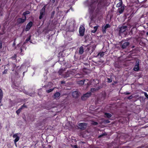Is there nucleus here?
Returning a JSON list of instances; mask_svg holds the SVG:
<instances>
[{"instance_id":"nucleus-1","label":"nucleus","mask_w":148,"mask_h":148,"mask_svg":"<svg viewBox=\"0 0 148 148\" xmlns=\"http://www.w3.org/2000/svg\"><path fill=\"white\" fill-rule=\"evenodd\" d=\"M109 4L108 3L106 0L103 1H101L97 5V8L98 10H100L104 7L107 6L109 5Z\"/></svg>"},{"instance_id":"nucleus-2","label":"nucleus","mask_w":148,"mask_h":148,"mask_svg":"<svg viewBox=\"0 0 148 148\" xmlns=\"http://www.w3.org/2000/svg\"><path fill=\"white\" fill-rule=\"evenodd\" d=\"M18 133H16L13 136V137L15 138L14 141L16 146V143L19 140L20 138L18 136Z\"/></svg>"},{"instance_id":"nucleus-3","label":"nucleus","mask_w":148,"mask_h":148,"mask_svg":"<svg viewBox=\"0 0 148 148\" xmlns=\"http://www.w3.org/2000/svg\"><path fill=\"white\" fill-rule=\"evenodd\" d=\"M45 6H44L42 9L41 10L40 12V15L39 16V18L40 19H41L43 17V16L45 14Z\"/></svg>"},{"instance_id":"nucleus-4","label":"nucleus","mask_w":148,"mask_h":148,"mask_svg":"<svg viewBox=\"0 0 148 148\" xmlns=\"http://www.w3.org/2000/svg\"><path fill=\"white\" fill-rule=\"evenodd\" d=\"M85 31V28L83 26H80L79 28V33L81 36H83L84 35Z\"/></svg>"},{"instance_id":"nucleus-5","label":"nucleus","mask_w":148,"mask_h":148,"mask_svg":"<svg viewBox=\"0 0 148 148\" xmlns=\"http://www.w3.org/2000/svg\"><path fill=\"white\" fill-rule=\"evenodd\" d=\"M91 95V92H88L84 95L81 97L82 99L84 100L86 99L88 97H89Z\"/></svg>"},{"instance_id":"nucleus-6","label":"nucleus","mask_w":148,"mask_h":148,"mask_svg":"<svg viewBox=\"0 0 148 148\" xmlns=\"http://www.w3.org/2000/svg\"><path fill=\"white\" fill-rule=\"evenodd\" d=\"M139 60H137L136 62V64L134 68V70L136 71H138L139 70Z\"/></svg>"},{"instance_id":"nucleus-7","label":"nucleus","mask_w":148,"mask_h":148,"mask_svg":"<svg viewBox=\"0 0 148 148\" xmlns=\"http://www.w3.org/2000/svg\"><path fill=\"white\" fill-rule=\"evenodd\" d=\"M26 16L23 17V18H18L17 19V22L19 23H24L26 20Z\"/></svg>"},{"instance_id":"nucleus-8","label":"nucleus","mask_w":148,"mask_h":148,"mask_svg":"<svg viewBox=\"0 0 148 148\" xmlns=\"http://www.w3.org/2000/svg\"><path fill=\"white\" fill-rule=\"evenodd\" d=\"M33 24V23L30 21L26 25V28L25 29V31H27L30 29Z\"/></svg>"},{"instance_id":"nucleus-9","label":"nucleus","mask_w":148,"mask_h":148,"mask_svg":"<svg viewBox=\"0 0 148 148\" xmlns=\"http://www.w3.org/2000/svg\"><path fill=\"white\" fill-rule=\"evenodd\" d=\"M79 128L81 129H83L86 128V125L84 123H80L78 125Z\"/></svg>"},{"instance_id":"nucleus-10","label":"nucleus","mask_w":148,"mask_h":148,"mask_svg":"<svg viewBox=\"0 0 148 148\" xmlns=\"http://www.w3.org/2000/svg\"><path fill=\"white\" fill-rule=\"evenodd\" d=\"M127 27L125 26H124L121 27L119 31L120 34H121V33L125 32L126 29Z\"/></svg>"},{"instance_id":"nucleus-11","label":"nucleus","mask_w":148,"mask_h":148,"mask_svg":"<svg viewBox=\"0 0 148 148\" xmlns=\"http://www.w3.org/2000/svg\"><path fill=\"white\" fill-rule=\"evenodd\" d=\"M124 10V7L123 6H121L120 8H119L118 10V11L120 14H121L123 12Z\"/></svg>"},{"instance_id":"nucleus-12","label":"nucleus","mask_w":148,"mask_h":148,"mask_svg":"<svg viewBox=\"0 0 148 148\" xmlns=\"http://www.w3.org/2000/svg\"><path fill=\"white\" fill-rule=\"evenodd\" d=\"M72 95L74 97H77L79 95V93L76 91L73 92L72 93Z\"/></svg>"},{"instance_id":"nucleus-13","label":"nucleus","mask_w":148,"mask_h":148,"mask_svg":"<svg viewBox=\"0 0 148 148\" xmlns=\"http://www.w3.org/2000/svg\"><path fill=\"white\" fill-rule=\"evenodd\" d=\"M129 43L128 42H125L123 44L122 46V48L123 49L125 48L129 45Z\"/></svg>"},{"instance_id":"nucleus-14","label":"nucleus","mask_w":148,"mask_h":148,"mask_svg":"<svg viewBox=\"0 0 148 148\" xmlns=\"http://www.w3.org/2000/svg\"><path fill=\"white\" fill-rule=\"evenodd\" d=\"M120 2L118 3L116 5V7H121L123 3V2L122 0H119Z\"/></svg>"},{"instance_id":"nucleus-15","label":"nucleus","mask_w":148,"mask_h":148,"mask_svg":"<svg viewBox=\"0 0 148 148\" xmlns=\"http://www.w3.org/2000/svg\"><path fill=\"white\" fill-rule=\"evenodd\" d=\"M99 27V26L97 25L96 26H95L94 27L93 29H92L91 31V32L93 33H95L97 31L98 27Z\"/></svg>"},{"instance_id":"nucleus-16","label":"nucleus","mask_w":148,"mask_h":148,"mask_svg":"<svg viewBox=\"0 0 148 148\" xmlns=\"http://www.w3.org/2000/svg\"><path fill=\"white\" fill-rule=\"evenodd\" d=\"M84 52V49L82 47H81L79 48V53L80 54H82Z\"/></svg>"},{"instance_id":"nucleus-17","label":"nucleus","mask_w":148,"mask_h":148,"mask_svg":"<svg viewBox=\"0 0 148 148\" xmlns=\"http://www.w3.org/2000/svg\"><path fill=\"white\" fill-rule=\"evenodd\" d=\"M25 106L24 105H23L18 110L16 111V112L17 113V114H19L20 112L21 111V110L24 107H25Z\"/></svg>"},{"instance_id":"nucleus-18","label":"nucleus","mask_w":148,"mask_h":148,"mask_svg":"<svg viewBox=\"0 0 148 148\" xmlns=\"http://www.w3.org/2000/svg\"><path fill=\"white\" fill-rule=\"evenodd\" d=\"M86 81V80H82L78 81V83L80 85H83L84 84V81Z\"/></svg>"},{"instance_id":"nucleus-19","label":"nucleus","mask_w":148,"mask_h":148,"mask_svg":"<svg viewBox=\"0 0 148 148\" xmlns=\"http://www.w3.org/2000/svg\"><path fill=\"white\" fill-rule=\"evenodd\" d=\"M60 95V94L59 92H56L54 95L55 98H56L58 97Z\"/></svg>"},{"instance_id":"nucleus-20","label":"nucleus","mask_w":148,"mask_h":148,"mask_svg":"<svg viewBox=\"0 0 148 148\" xmlns=\"http://www.w3.org/2000/svg\"><path fill=\"white\" fill-rule=\"evenodd\" d=\"M105 115L107 118H110L112 116L111 114L110 113H106Z\"/></svg>"},{"instance_id":"nucleus-21","label":"nucleus","mask_w":148,"mask_h":148,"mask_svg":"<svg viewBox=\"0 0 148 148\" xmlns=\"http://www.w3.org/2000/svg\"><path fill=\"white\" fill-rule=\"evenodd\" d=\"M30 13V12L29 11H26L24 12L23 13V15L24 16H25L27 14H29Z\"/></svg>"},{"instance_id":"nucleus-22","label":"nucleus","mask_w":148,"mask_h":148,"mask_svg":"<svg viewBox=\"0 0 148 148\" xmlns=\"http://www.w3.org/2000/svg\"><path fill=\"white\" fill-rule=\"evenodd\" d=\"M106 28H107L106 27H105V26H103L102 27V31L103 32H105Z\"/></svg>"},{"instance_id":"nucleus-23","label":"nucleus","mask_w":148,"mask_h":148,"mask_svg":"<svg viewBox=\"0 0 148 148\" xmlns=\"http://www.w3.org/2000/svg\"><path fill=\"white\" fill-rule=\"evenodd\" d=\"M53 90V89H50L49 90H47V92H48V93L50 92H51V91H52Z\"/></svg>"},{"instance_id":"nucleus-24","label":"nucleus","mask_w":148,"mask_h":148,"mask_svg":"<svg viewBox=\"0 0 148 148\" xmlns=\"http://www.w3.org/2000/svg\"><path fill=\"white\" fill-rule=\"evenodd\" d=\"M104 53H105L103 52H101L100 53V56H101V57L103 56L104 55Z\"/></svg>"},{"instance_id":"nucleus-25","label":"nucleus","mask_w":148,"mask_h":148,"mask_svg":"<svg viewBox=\"0 0 148 148\" xmlns=\"http://www.w3.org/2000/svg\"><path fill=\"white\" fill-rule=\"evenodd\" d=\"M30 38H31L30 36L28 38H27V39L26 40V41L27 42L29 41L30 40Z\"/></svg>"},{"instance_id":"nucleus-26","label":"nucleus","mask_w":148,"mask_h":148,"mask_svg":"<svg viewBox=\"0 0 148 148\" xmlns=\"http://www.w3.org/2000/svg\"><path fill=\"white\" fill-rule=\"evenodd\" d=\"M145 96L148 99V95L146 92H144V93Z\"/></svg>"},{"instance_id":"nucleus-27","label":"nucleus","mask_w":148,"mask_h":148,"mask_svg":"<svg viewBox=\"0 0 148 148\" xmlns=\"http://www.w3.org/2000/svg\"><path fill=\"white\" fill-rule=\"evenodd\" d=\"M7 70H5L3 72V74H6L7 73Z\"/></svg>"},{"instance_id":"nucleus-28","label":"nucleus","mask_w":148,"mask_h":148,"mask_svg":"<svg viewBox=\"0 0 148 148\" xmlns=\"http://www.w3.org/2000/svg\"><path fill=\"white\" fill-rule=\"evenodd\" d=\"M105 27L106 28L110 27V25L109 24H106L105 26Z\"/></svg>"},{"instance_id":"nucleus-29","label":"nucleus","mask_w":148,"mask_h":148,"mask_svg":"<svg viewBox=\"0 0 148 148\" xmlns=\"http://www.w3.org/2000/svg\"><path fill=\"white\" fill-rule=\"evenodd\" d=\"M108 82H112V80L109 78H108Z\"/></svg>"},{"instance_id":"nucleus-30","label":"nucleus","mask_w":148,"mask_h":148,"mask_svg":"<svg viewBox=\"0 0 148 148\" xmlns=\"http://www.w3.org/2000/svg\"><path fill=\"white\" fill-rule=\"evenodd\" d=\"M2 43L1 42H0V49H1V48H2Z\"/></svg>"},{"instance_id":"nucleus-31","label":"nucleus","mask_w":148,"mask_h":148,"mask_svg":"<svg viewBox=\"0 0 148 148\" xmlns=\"http://www.w3.org/2000/svg\"><path fill=\"white\" fill-rule=\"evenodd\" d=\"M74 148H77V145H74L73 146Z\"/></svg>"},{"instance_id":"nucleus-32","label":"nucleus","mask_w":148,"mask_h":148,"mask_svg":"<svg viewBox=\"0 0 148 148\" xmlns=\"http://www.w3.org/2000/svg\"><path fill=\"white\" fill-rule=\"evenodd\" d=\"M95 88H92L91 89V91H95Z\"/></svg>"},{"instance_id":"nucleus-33","label":"nucleus","mask_w":148,"mask_h":148,"mask_svg":"<svg viewBox=\"0 0 148 148\" xmlns=\"http://www.w3.org/2000/svg\"><path fill=\"white\" fill-rule=\"evenodd\" d=\"M16 44L15 42V40H14V42H13V46H14Z\"/></svg>"},{"instance_id":"nucleus-34","label":"nucleus","mask_w":148,"mask_h":148,"mask_svg":"<svg viewBox=\"0 0 148 148\" xmlns=\"http://www.w3.org/2000/svg\"><path fill=\"white\" fill-rule=\"evenodd\" d=\"M21 45V43H19V44L18 45V47H20V46Z\"/></svg>"},{"instance_id":"nucleus-35","label":"nucleus","mask_w":148,"mask_h":148,"mask_svg":"<svg viewBox=\"0 0 148 148\" xmlns=\"http://www.w3.org/2000/svg\"><path fill=\"white\" fill-rule=\"evenodd\" d=\"M97 124V122H95L93 124L94 125H96Z\"/></svg>"},{"instance_id":"nucleus-36","label":"nucleus","mask_w":148,"mask_h":148,"mask_svg":"<svg viewBox=\"0 0 148 148\" xmlns=\"http://www.w3.org/2000/svg\"><path fill=\"white\" fill-rule=\"evenodd\" d=\"M20 50H21V52L22 51V49L21 47L20 48Z\"/></svg>"},{"instance_id":"nucleus-37","label":"nucleus","mask_w":148,"mask_h":148,"mask_svg":"<svg viewBox=\"0 0 148 148\" xmlns=\"http://www.w3.org/2000/svg\"><path fill=\"white\" fill-rule=\"evenodd\" d=\"M61 83H62H62H64V81H62V82H61Z\"/></svg>"},{"instance_id":"nucleus-38","label":"nucleus","mask_w":148,"mask_h":148,"mask_svg":"<svg viewBox=\"0 0 148 148\" xmlns=\"http://www.w3.org/2000/svg\"><path fill=\"white\" fill-rule=\"evenodd\" d=\"M55 0H52V1L53 2H55Z\"/></svg>"},{"instance_id":"nucleus-39","label":"nucleus","mask_w":148,"mask_h":148,"mask_svg":"<svg viewBox=\"0 0 148 148\" xmlns=\"http://www.w3.org/2000/svg\"><path fill=\"white\" fill-rule=\"evenodd\" d=\"M130 94V93H129V92H127V93H126V94H127V95H128V94Z\"/></svg>"},{"instance_id":"nucleus-40","label":"nucleus","mask_w":148,"mask_h":148,"mask_svg":"<svg viewBox=\"0 0 148 148\" xmlns=\"http://www.w3.org/2000/svg\"><path fill=\"white\" fill-rule=\"evenodd\" d=\"M147 34L148 35V32L147 33Z\"/></svg>"},{"instance_id":"nucleus-41","label":"nucleus","mask_w":148,"mask_h":148,"mask_svg":"<svg viewBox=\"0 0 148 148\" xmlns=\"http://www.w3.org/2000/svg\"><path fill=\"white\" fill-rule=\"evenodd\" d=\"M102 136V135H101L99 136V137H101V136Z\"/></svg>"},{"instance_id":"nucleus-42","label":"nucleus","mask_w":148,"mask_h":148,"mask_svg":"<svg viewBox=\"0 0 148 148\" xmlns=\"http://www.w3.org/2000/svg\"><path fill=\"white\" fill-rule=\"evenodd\" d=\"M14 70V69H12V70L13 71Z\"/></svg>"}]
</instances>
